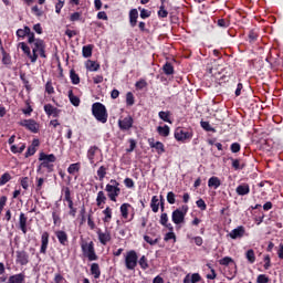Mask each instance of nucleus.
I'll use <instances>...</instances> for the list:
<instances>
[{"mask_svg": "<svg viewBox=\"0 0 283 283\" xmlns=\"http://www.w3.org/2000/svg\"><path fill=\"white\" fill-rule=\"evenodd\" d=\"M18 48L30 59L31 63H36L39 56L41 59H48V54L45 53L48 45L43 39L36 38V35L33 36L32 42H19Z\"/></svg>", "mask_w": 283, "mask_h": 283, "instance_id": "obj_1", "label": "nucleus"}, {"mask_svg": "<svg viewBox=\"0 0 283 283\" xmlns=\"http://www.w3.org/2000/svg\"><path fill=\"white\" fill-rule=\"evenodd\" d=\"M92 213L93 212L91 210L87 216L88 228L91 231H96L99 242L103 244V247H107V243L112 242V232L109 230H105V232H103L101 228H96V223L94 222V217H92Z\"/></svg>", "mask_w": 283, "mask_h": 283, "instance_id": "obj_2", "label": "nucleus"}, {"mask_svg": "<svg viewBox=\"0 0 283 283\" xmlns=\"http://www.w3.org/2000/svg\"><path fill=\"white\" fill-rule=\"evenodd\" d=\"M40 165L38 166V174L41 171V169H46L48 174H52L54 171V161L56 160V156L54 154H45L40 153L39 156Z\"/></svg>", "mask_w": 283, "mask_h": 283, "instance_id": "obj_3", "label": "nucleus"}, {"mask_svg": "<svg viewBox=\"0 0 283 283\" xmlns=\"http://www.w3.org/2000/svg\"><path fill=\"white\" fill-rule=\"evenodd\" d=\"M92 115L98 122L105 125L107 123V118H109V114L107 113V107L103 103L95 102L92 105Z\"/></svg>", "mask_w": 283, "mask_h": 283, "instance_id": "obj_4", "label": "nucleus"}, {"mask_svg": "<svg viewBox=\"0 0 283 283\" xmlns=\"http://www.w3.org/2000/svg\"><path fill=\"white\" fill-rule=\"evenodd\" d=\"M81 249L84 258H87L88 262H95L98 260V255L96 254V249L94 248V241H81Z\"/></svg>", "mask_w": 283, "mask_h": 283, "instance_id": "obj_5", "label": "nucleus"}, {"mask_svg": "<svg viewBox=\"0 0 283 283\" xmlns=\"http://www.w3.org/2000/svg\"><path fill=\"white\" fill-rule=\"evenodd\" d=\"M105 191L107 192V198L112 202H116V198L120 196V182L116 179H111L109 184L105 187Z\"/></svg>", "mask_w": 283, "mask_h": 283, "instance_id": "obj_6", "label": "nucleus"}, {"mask_svg": "<svg viewBox=\"0 0 283 283\" xmlns=\"http://www.w3.org/2000/svg\"><path fill=\"white\" fill-rule=\"evenodd\" d=\"M124 263L127 271H136V266H138V252L136 250L127 251Z\"/></svg>", "mask_w": 283, "mask_h": 283, "instance_id": "obj_7", "label": "nucleus"}, {"mask_svg": "<svg viewBox=\"0 0 283 283\" xmlns=\"http://www.w3.org/2000/svg\"><path fill=\"white\" fill-rule=\"evenodd\" d=\"M189 211V206L184 205L181 209H176L171 213V220L174 224H182L185 223V216H187Z\"/></svg>", "mask_w": 283, "mask_h": 283, "instance_id": "obj_8", "label": "nucleus"}, {"mask_svg": "<svg viewBox=\"0 0 283 283\" xmlns=\"http://www.w3.org/2000/svg\"><path fill=\"white\" fill-rule=\"evenodd\" d=\"M174 136L178 143H189L193 138V132L178 127L175 129Z\"/></svg>", "mask_w": 283, "mask_h": 283, "instance_id": "obj_9", "label": "nucleus"}, {"mask_svg": "<svg viewBox=\"0 0 283 283\" xmlns=\"http://www.w3.org/2000/svg\"><path fill=\"white\" fill-rule=\"evenodd\" d=\"M15 36L19 39V40H23L28 39L27 43H32V41H34V32H32V29H30V27L28 25H24L23 29H18L17 32H15Z\"/></svg>", "mask_w": 283, "mask_h": 283, "instance_id": "obj_10", "label": "nucleus"}, {"mask_svg": "<svg viewBox=\"0 0 283 283\" xmlns=\"http://www.w3.org/2000/svg\"><path fill=\"white\" fill-rule=\"evenodd\" d=\"M64 201L67 202V207L70 209L69 216L76 218L77 209L74 207V201L72 200V191L69 187L64 189Z\"/></svg>", "mask_w": 283, "mask_h": 283, "instance_id": "obj_11", "label": "nucleus"}, {"mask_svg": "<svg viewBox=\"0 0 283 283\" xmlns=\"http://www.w3.org/2000/svg\"><path fill=\"white\" fill-rule=\"evenodd\" d=\"M15 262L20 266H28L30 264V254L25 250H18L15 252Z\"/></svg>", "mask_w": 283, "mask_h": 283, "instance_id": "obj_12", "label": "nucleus"}, {"mask_svg": "<svg viewBox=\"0 0 283 283\" xmlns=\"http://www.w3.org/2000/svg\"><path fill=\"white\" fill-rule=\"evenodd\" d=\"M117 125L120 132H129V129L134 127V117H132V115H128L123 119H118Z\"/></svg>", "mask_w": 283, "mask_h": 283, "instance_id": "obj_13", "label": "nucleus"}, {"mask_svg": "<svg viewBox=\"0 0 283 283\" xmlns=\"http://www.w3.org/2000/svg\"><path fill=\"white\" fill-rule=\"evenodd\" d=\"M40 242H41L40 253L42 255H46L48 247H50V232L48 231L42 232Z\"/></svg>", "mask_w": 283, "mask_h": 283, "instance_id": "obj_14", "label": "nucleus"}, {"mask_svg": "<svg viewBox=\"0 0 283 283\" xmlns=\"http://www.w3.org/2000/svg\"><path fill=\"white\" fill-rule=\"evenodd\" d=\"M20 127H25V129H29V132H32L33 134L39 133V124H36V120L34 119H24L19 123Z\"/></svg>", "mask_w": 283, "mask_h": 283, "instance_id": "obj_15", "label": "nucleus"}, {"mask_svg": "<svg viewBox=\"0 0 283 283\" xmlns=\"http://www.w3.org/2000/svg\"><path fill=\"white\" fill-rule=\"evenodd\" d=\"M265 61L271 65L272 69L280 67V54L276 51H274V54L273 51H271Z\"/></svg>", "mask_w": 283, "mask_h": 283, "instance_id": "obj_16", "label": "nucleus"}, {"mask_svg": "<svg viewBox=\"0 0 283 283\" xmlns=\"http://www.w3.org/2000/svg\"><path fill=\"white\" fill-rule=\"evenodd\" d=\"M99 151L101 153V148H98V146H91L88 149H87V153H86V158L88 159L90 161V165H94V167H96L98 164H95V160H96V153Z\"/></svg>", "mask_w": 283, "mask_h": 283, "instance_id": "obj_17", "label": "nucleus"}, {"mask_svg": "<svg viewBox=\"0 0 283 283\" xmlns=\"http://www.w3.org/2000/svg\"><path fill=\"white\" fill-rule=\"evenodd\" d=\"M245 233L247 229L244 228V226H239L229 233V237L231 238V240H240L244 238Z\"/></svg>", "mask_w": 283, "mask_h": 283, "instance_id": "obj_18", "label": "nucleus"}, {"mask_svg": "<svg viewBox=\"0 0 283 283\" xmlns=\"http://www.w3.org/2000/svg\"><path fill=\"white\" fill-rule=\"evenodd\" d=\"M148 145L150 149H156L159 156L165 154V144H163L161 142H156V139L154 138H148Z\"/></svg>", "mask_w": 283, "mask_h": 283, "instance_id": "obj_19", "label": "nucleus"}, {"mask_svg": "<svg viewBox=\"0 0 283 283\" xmlns=\"http://www.w3.org/2000/svg\"><path fill=\"white\" fill-rule=\"evenodd\" d=\"M44 112L46 116H52L53 118H59V116H61V109L54 107L52 104H45Z\"/></svg>", "mask_w": 283, "mask_h": 283, "instance_id": "obj_20", "label": "nucleus"}, {"mask_svg": "<svg viewBox=\"0 0 283 283\" xmlns=\"http://www.w3.org/2000/svg\"><path fill=\"white\" fill-rule=\"evenodd\" d=\"M55 237L57 238V241L62 247H67V244H70L67 232L63 230H57L55 231Z\"/></svg>", "mask_w": 283, "mask_h": 283, "instance_id": "obj_21", "label": "nucleus"}, {"mask_svg": "<svg viewBox=\"0 0 283 283\" xmlns=\"http://www.w3.org/2000/svg\"><path fill=\"white\" fill-rule=\"evenodd\" d=\"M159 223L161 224V227L168 229V231H174V226L169 223V216L167 214V212H161Z\"/></svg>", "mask_w": 283, "mask_h": 283, "instance_id": "obj_22", "label": "nucleus"}, {"mask_svg": "<svg viewBox=\"0 0 283 283\" xmlns=\"http://www.w3.org/2000/svg\"><path fill=\"white\" fill-rule=\"evenodd\" d=\"M19 227L22 233L25 235V233H28V218L23 212H21L19 217Z\"/></svg>", "mask_w": 283, "mask_h": 283, "instance_id": "obj_23", "label": "nucleus"}, {"mask_svg": "<svg viewBox=\"0 0 283 283\" xmlns=\"http://www.w3.org/2000/svg\"><path fill=\"white\" fill-rule=\"evenodd\" d=\"M238 196H249L251 193V187L249 184H241L235 189Z\"/></svg>", "mask_w": 283, "mask_h": 283, "instance_id": "obj_24", "label": "nucleus"}, {"mask_svg": "<svg viewBox=\"0 0 283 283\" xmlns=\"http://www.w3.org/2000/svg\"><path fill=\"white\" fill-rule=\"evenodd\" d=\"M102 213H103V222H104V224H109V222H112V218H113V211H112V209L109 208V206L108 207H106L103 211H102Z\"/></svg>", "mask_w": 283, "mask_h": 283, "instance_id": "obj_25", "label": "nucleus"}, {"mask_svg": "<svg viewBox=\"0 0 283 283\" xmlns=\"http://www.w3.org/2000/svg\"><path fill=\"white\" fill-rule=\"evenodd\" d=\"M25 282V273L13 274L9 276L8 283H24Z\"/></svg>", "mask_w": 283, "mask_h": 283, "instance_id": "obj_26", "label": "nucleus"}, {"mask_svg": "<svg viewBox=\"0 0 283 283\" xmlns=\"http://www.w3.org/2000/svg\"><path fill=\"white\" fill-rule=\"evenodd\" d=\"M129 23L130 28H136V24L138 23V10L132 9L129 11Z\"/></svg>", "mask_w": 283, "mask_h": 283, "instance_id": "obj_27", "label": "nucleus"}, {"mask_svg": "<svg viewBox=\"0 0 283 283\" xmlns=\"http://www.w3.org/2000/svg\"><path fill=\"white\" fill-rule=\"evenodd\" d=\"M107 202V197L103 190L97 192L96 205L99 209H103V205Z\"/></svg>", "mask_w": 283, "mask_h": 283, "instance_id": "obj_28", "label": "nucleus"}, {"mask_svg": "<svg viewBox=\"0 0 283 283\" xmlns=\"http://www.w3.org/2000/svg\"><path fill=\"white\" fill-rule=\"evenodd\" d=\"M222 185V181H220V178L212 176L208 180V187L210 189H218Z\"/></svg>", "mask_w": 283, "mask_h": 283, "instance_id": "obj_29", "label": "nucleus"}, {"mask_svg": "<svg viewBox=\"0 0 283 283\" xmlns=\"http://www.w3.org/2000/svg\"><path fill=\"white\" fill-rule=\"evenodd\" d=\"M150 209H151L153 213H158V211L160 210V203H159L158 196L151 197Z\"/></svg>", "mask_w": 283, "mask_h": 283, "instance_id": "obj_30", "label": "nucleus"}, {"mask_svg": "<svg viewBox=\"0 0 283 283\" xmlns=\"http://www.w3.org/2000/svg\"><path fill=\"white\" fill-rule=\"evenodd\" d=\"M160 120L164 123H169L171 125V111H161L158 113Z\"/></svg>", "mask_w": 283, "mask_h": 283, "instance_id": "obj_31", "label": "nucleus"}, {"mask_svg": "<svg viewBox=\"0 0 283 283\" xmlns=\"http://www.w3.org/2000/svg\"><path fill=\"white\" fill-rule=\"evenodd\" d=\"M91 275H93L95 280H98V277H101V265H98V263L91 264Z\"/></svg>", "mask_w": 283, "mask_h": 283, "instance_id": "obj_32", "label": "nucleus"}, {"mask_svg": "<svg viewBox=\"0 0 283 283\" xmlns=\"http://www.w3.org/2000/svg\"><path fill=\"white\" fill-rule=\"evenodd\" d=\"M86 69L88 72H98L101 70V64L96 61L88 60L86 63Z\"/></svg>", "mask_w": 283, "mask_h": 283, "instance_id": "obj_33", "label": "nucleus"}, {"mask_svg": "<svg viewBox=\"0 0 283 283\" xmlns=\"http://www.w3.org/2000/svg\"><path fill=\"white\" fill-rule=\"evenodd\" d=\"M69 101L74 107H78V105H81V98L74 95V92L72 90L69 91Z\"/></svg>", "mask_w": 283, "mask_h": 283, "instance_id": "obj_34", "label": "nucleus"}, {"mask_svg": "<svg viewBox=\"0 0 283 283\" xmlns=\"http://www.w3.org/2000/svg\"><path fill=\"white\" fill-rule=\"evenodd\" d=\"M129 209H132V206L129 203H123L119 208V211L122 213V218H124V220H127V218H129Z\"/></svg>", "mask_w": 283, "mask_h": 283, "instance_id": "obj_35", "label": "nucleus"}, {"mask_svg": "<svg viewBox=\"0 0 283 283\" xmlns=\"http://www.w3.org/2000/svg\"><path fill=\"white\" fill-rule=\"evenodd\" d=\"M94 50V44H87L82 48V55L84 59H90L92 56V52Z\"/></svg>", "mask_w": 283, "mask_h": 283, "instance_id": "obj_36", "label": "nucleus"}, {"mask_svg": "<svg viewBox=\"0 0 283 283\" xmlns=\"http://www.w3.org/2000/svg\"><path fill=\"white\" fill-rule=\"evenodd\" d=\"M137 264H139L142 271H147L149 269V260H147V256L142 255L139 260L137 259Z\"/></svg>", "mask_w": 283, "mask_h": 283, "instance_id": "obj_37", "label": "nucleus"}, {"mask_svg": "<svg viewBox=\"0 0 283 283\" xmlns=\"http://www.w3.org/2000/svg\"><path fill=\"white\" fill-rule=\"evenodd\" d=\"M1 54H2V63L3 65H11L12 64V56L6 52V49L3 46L0 48Z\"/></svg>", "mask_w": 283, "mask_h": 283, "instance_id": "obj_38", "label": "nucleus"}, {"mask_svg": "<svg viewBox=\"0 0 283 283\" xmlns=\"http://www.w3.org/2000/svg\"><path fill=\"white\" fill-rule=\"evenodd\" d=\"M170 132H171V128H169L168 125L157 127V133L159 134V136H163L164 138H167V136H169Z\"/></svg>", "mask_w": 283, "mask_h": 283, "instance_id": "obj_39", "label": "nucleus"}, {"mask_svg": "<svg viewBox=\"0 0 283 283\" xmlns=\"http://www.w3.org/2000/svg\"><path fill=\"white\" fill-rule=\"evenodd\" d=\"M163 72H164V74H166V76H171L175 72L174 64H171L170 62H166L163 65Z\"/></svg>", "mask_w": 283, "mask_h": 283, "instance_id": "obj_40", "label": "nucleus"}, {"mask_svg": "<svg viewBox=\"0 0 283 283\" xmlns=\"http://www.w3.org/2000/svg\"><path fill=\"white\" fill-rule=\"evenodd\" d=\"M107 167L106 166H101L96 174H97V178L99 180V182H103V180H105V176H107Z\"/></svg>", "mask_w": 283, "mask_h": 283, "instance_id": "obj_41", "label": "nucleus"}, {"mask_svg": "<svg viewBox=\"0 0 283 283\" xmlns=\"http://www.w3.org/2000/svg\"><path fill=\"white\" fill-rule=\"evenodd\" d=\"M219 264L221 266H233L235 264V261L231 256H224L223 259L219 260Z\"/></svg>", "mask_w": 283, "mask_h": 283, "instance_id": "obj_42", "label": "nucleus"}, {"mask_svg": "<svg viewBox=\"0 0 283 283\" xmlns=\"http://www.w3.org/2000/svg\"><path fill=\"white\" fill-rule=\"evenodd\" d=\"M230 160L234 171H240V169H244V167H247V164H240V159L230 158Z\"/></svg>", "mask_w": 283, "mask_h": 283, "instance_id": "obj_43", "label": "nucleus"}, {"mask_svg": "<svg viewBox=\"0 0 283 283\" xmlns=\"http://www.w3.org/2000/svg\"><path fill=\"white\" fill-rule=\"evenodd\" d=\"M70 78L73 85H78V83H81V77L78 76V74H76V71H74V69L70 71Z\"/></svg>", "mask_w": 283, "mask_h": 283, "instance_id": "obj_44", "label": "nucleus"}, {"mask_svg": "<svg viewBox=\"0 0 283 283\" xmlns=\"http://www.w3.org/2000/svg\"><path fill=\"white\" fill-rule=\"evenodd\" d=\"M81 171V163L71 164L67 168V172L74 175Z\"/></svg>", "mask_w": 283, "mask_h": 283, "instance_id": "obj_45", "label": "nucleus"}, {"mask_svg": "<svg viewBox=\"0 0 283 283\" xmlns=\"http://www.w3.org/2000/svg\"><path fill=\"white\" fill-rule=\"evenodd\" d=\"M229 271H228V280H233L235 277V275H238V264L233 263L232 266H229Z\"/></svg>", "mask_w": 283, "mask_h": 283, "instance_id": "obj_46", "label": "nucleus"}, {"mask_svg": "<svg viewBox=\"0 0 283 283\" xmlns=\"http://www.w3.org/2000/svg\"><path fill=\"white\" fill-rule=\"evenodd\" d=\"M260 34H258V31L255 30H250L248 34V41L249 43H255L258 41Z\"/></svg>", "mask_w": 283, "mask_h": 283, "instance_id": "obj_47", "label": "nucleus"}, {"mask_svg": "<svg viewBox=\"0 0 283 283\" xmlns=\"http://www.w3.org/2000/svg\"><path fill=\"white\" fill-rule=\"evenodd\" d=\"M245 258L250 264H254L255 262V251L253 249H250L245 253Z\"/></svg>", "mask_w": 283, "mask_h": 283, "instance_id": "obj_48", "label": "nucleus"}, {"mask_svg": "<svg viewBox=\"0 0 283 283\" xmlns=\"http://www.w3.org/2000/svg\"><path fill=\"white\" fill-rule=\"evenodd\" d=\"M157 14L159 19H167V17H169V12L165 9V4H160Z\"/></svg>", "mask_w": 283, "mask_h": 283, "instance_id": "obj_49", "label": "nucleus"}, {"mask_svg": "<svg viewBox=\"0 0 283 283\" xmlns=\"http://www.w3.org/2000/svg\"><path fill=\"white\" fill-rule=\"evenodd\" d=\"M200 125L205 132H212V134H216V128H213L209 122L201 120Z\"/></svg>", "mask_w": 283, "mask_h": 283, "instance_id": "obj_50", "label": "nucleus"}, {"mask_svg": "<svg viewBox=\"0 0 283 283\" xmlns=\"http://www.w3.org/2000/svg\"><path fill=\"white\" fill-rule=\"evenodd\" d=\"M144 240L145 242H147V244H150V247H155V244H158V242H160V238L151 239V237L147 234L144 235Z\"/></svg>", "mask_w": 283, "mask_h": 283, "instance_id": "obj_51", "label": "nucleus"}, {"mask_svg": "<svg viewBox=\"0 0 283 283\" xmlns=\"http://www.w3.org/2000/svg\"><path fill=\"white\" fill-rule=\"evenodd\" d=\"M10 180H12V176H10V172H4L1 177H0V185H8V182H10Z\"/></svg>", "mask_w": 283, "mask_h": 283, "instance_id": "obj_52", "label": "nucleus"}, {"mask_svg": "<svg viewBox=\"0 0 283 283\" xmlns=\"http://www.w3.org/2000/svg\"><path fill=\"white\" fill-rule=\"evenodd\" d=\"M134 103H135L134 93L128 92L126 94V105H128V107H132V105H134Z\"/></svg>", "mask_w": 283, "mask_h": 283, "instance_id": "obj_53", "label": "nucleus"}, {"mask_svg": "<svg viewBox=\"0 0 283 283\" xmlns=\"http://www.w3.org/2000/svg\"><path fill=\"white\" fill-rule=\"evenodd\" d=\"M57 2L55 3V12L56 14H61V10L65 7V0H56Z\"/></svg>", "mask_w": 283, "mask_h": 283, "instance_id": "obj_54", "label": "nucleus"}, {"mask_svg": "<svg viewBox=\"0 0 283 283\" xmlns=\"http://www.w3.org/2000/svg\"><path fill=\"white\" fill-rule=\"evenodd\" d=\"M136 90H145L147 87V81L145 78H140L135 83Z\"/></svg>", "mask_w": 283, "mask_h": 283, "instance_id": "obj_55", "label": "nucleus"}, {"mask_svg": "<svg viewBox=\"0 0 283 283\" xmlns=\"http://www.w3.org/2000/svg\"><path fill=\"white\" fill-rule=\"evenodd\" d=\"M138 10H140V19H149V17H151V11L147 10V9H143V8H138Z\"/></svg>", "mask_w": 283, "mask_h": 283, "instance_id": "obj_56", "label": "nucleus"}, {"mask_svg": "<svg viewBox=\"0 0 283 283\" xmlns=\"http://www.w3.org/2000/svg\"><path fill=\"white\" fill-rule=\"evenodd\" d=\"M217 25L219 28H224L226 29V28H229L231 25V22L229 20H227V19H219L217 21Z\"/></svg>", "mask_w": 283, "mask_h": 283, "instance_id": "obj_57", "label": "nucleus"}, {"mask_svg": "<svg viewBox=\"0 0 283 283\" xmlns=\"http://www.w3.org/2000/svg\"><path fill=\"white\" fill-rule=\"evenodd\" d=\"M166 198L168 205H176V193H174V191H169Z\"/></svg>", "mask_w": 283, "mask_h": 283, "instance_id": "obj_58", "label": "nucleus"}, {"mask_svg": "<svg viewBox=\"0 0 283 283\" xmlns=\"http://www.w3.org/2000/svg\"><path fill=\"white\" fill-rule=\"evenodd\" d=\"M52 218H53V224L55 227H59L61 224V216L56 211L52 212Z\"/></svg>", "mask_w": 283, "mask_h": 283, "instance_id": "obj_59", "label": "nucleus"}, {"mask_svg": "<svg viewBox=\"0 0 283 283\" xmlns=\"http://www.w3.org/2000/svg\"><path fill=\"white\" fill-rule=\"evenodd\" d=\"M196 205H197L198 209H200V211H207V203L205 202L203 199H198L196 201Z\"/></svg>", "mask_w": 283, "mask_h": 283, "instance_id": "obj_60", "label": "nucleus"}, {"mask_svg": "<svg viewBox=\"0 0 283 283\" xmlns=\"http://www.w3.org/2000/svg\"><path fill=\"white\" fill-rule=\"evenodd\" d=\"M270 279L266 274H259L256 277V283H269Z\"/></svg>", "mask_w": 283, "mask_h": 283, "instance_id": "obj_61", "label": "nucleus"}, {"mask_svg": "<svg viewBox=\"0 0 283 283\" xmlns=\"http://www.w3.org/2000/svg\"><path fill=\"white\" fill-rule=\"evenodd\" d=\"M81 19H82L81 12H74L70 15V21H72L73 23L76 21H81Z\"/></svg>", "mask_w": 283, "mask_h": 283, "instance_id": "obj_62", "label": "nucleus"}, {"mask_svg": "<svg viewBox=\"0 0 283 283\" xmlns=\"http://www.w3.org/2000/svg\"><path fill=\"white\" fill-rule=\"evenodd\" d=\"M202 281V276H200L199 273H193L191 276H190V282L191 283H198V282H201Z\"/></svg>", "mask_w": 283, "mask_h": 283, "instance_id": "obj_63", "label": "nucleus"}, {"mask_svg": "<svg viewBox=\"0 0 283 283\" xmlns=\"http://www.w3.org/2000/svg\"><path fill=\"white\" fill-rule=\"evenodd\" d=\"M45 92L49 93V94H54V86H52V81L46 82Z\"/></svg>", "mask_w": 283, "mask_h": 283, "instance_id": "obj_64", "label": "nucleus"}]
</instances>
